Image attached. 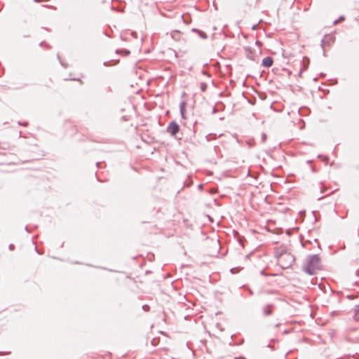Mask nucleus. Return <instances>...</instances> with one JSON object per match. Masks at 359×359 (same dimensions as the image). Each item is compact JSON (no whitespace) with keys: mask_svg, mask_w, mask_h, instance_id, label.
Wrapping results in <instances>:
<instances>
[{"mask_svg":"<svg viewBox=\"0 0 359 359\" xmlns=\"http://www.w3.org/2000/svg\"><path fill=\"white\" fill-rule=\"evenodd\" d=\"M303 62H304V69L305 70V69H306L308 68L309 63V59L307 57H303ZM302 70H303V69H301V71L299 72V76L302 75Z\"/></svg>","mask_w":359,"mask_h":359,"instance_id":"obj_7","label":"nucleus"},{"mask_svg":"<svg viewBox=\"0 0 359 359\" xmlns=\"http://www.w3.org/2000/svg\"><path fill=\"white\" fill-rule=\"evenodd\" d=\"M14 248H15V247H14V245H13V244H10V245H8V248H9V250H13L14 249Z\"/></svg>","mask_w":359,"mask_h":359,"instance_id":"obj_17","label":"nucleus"},{"mask_svg":"<svg viewBox=\"0 0 359 359\" xmlns=\"http://www.w3.org/2000/svg\"><path fill=\"white\" fill-rule=\"evenodd\" d=\"M180 131V126L175 121H171L168 127L167 132L170 134L171 136H175Z\"/></svg>","mask_w":359,"mask_h":359,"instance_id":"obj_2","label":"nucleus"},{"mask_svg":"<svg viewBox=\"0 0 359 359\" xmlns=\"http://www.w3.org/2000/svg\"><path fill=\"white\" fill-rule=\"evenodd\" d=\"M256 44L258 45V46H261L262 45V42L259 41H256Z\"/></svg>","mask_w":359,"mask_h":359,"instance_id":"obj_21","label":"nucleus"},{"mask_svg":"<svg viewBox=\"0 0 359 359\" xmlns=\"http://www.w3.org/2000/svg\"><path fill=\"white\" fill-rule=\"evenodd\" d=\"M217 111H218V109H217V107H213V109H212V114H215L217 113Z\"/></svg>","mask_w":359,"mask_h":359,"instance_id":"obj_16","label":"nucleus"},{"mask_svg":"<svg viewBox=\"0 0 359 359\" xmlns=\"http://www.w3.org/2000/svg\"><path fill=\"white\" fill-rule=\"evenodd\" d=\"M191 31L198 33L199 36L203 39H205L208 37L207 34L205 32L198 29L194 28L191 29Z\"/></svg>","mask_w":359,"mask_h":359,"instance_id":"obj_6","label":"nucleus"},{"mask_svg":"<svg viewBox=\"0 0 359 359\" xmlns=\"http://www.w3.org/2000/svg\"><path fill=\"white\" fill-rule=\"evenodd\" d=\"M336 359H341V358H336Z\"/></svg>","mask_w":359,"mask_h":359,"instance_id":"obj_31","label":"nucleus"},{"mask_svg":"<svg viewBox=\"0 0 359 359\" xmlns=\"http://www.w3.org/2000/svg\"><path fill=\"white\" fill-rule=\"evenodd\" d=\"M346 297L348 299H353V296H352V295H348Z\"/></svg>","mask_w":359,"mask_h":359,"instance_id":"obj_20","label":"nucleus"},{"mask_svg":"<svg viewBox=\"0 0 359 359\" xmlns=\"http://www.w3.org/2000/svg\"><path fill=\"white\" fill-rule=\"evenodd\" d=\"M258 25H259V23L252 25V29H253V30L256 29L257 28V27H258Z\"/></svg>","mask_w":359,"mask_h":359,"instance_id":"obj_18","label":"nucleus"},{"mask_svg":"<svg viewBox=\"0 0 359 359\" xmlns=\"http://www.w3.org/2000/svg\"><path fill=\"white\" fill-rule=\"evenodd\" d=\"M34 2H39L40 0H34Z\"/></svg>","mask_w":359,"mask_h":359,"instance_id":"obj_28","label":"nucleus"},{"mask_svg":"<svg viewBox=\"0 0 359 359\" xmlns=\"http://www.w3.org/2000/svg\"><path fill=\"white\" fill-rule=\"evenodd\" d=\"M266 138H267L266 134V133H263L262 134V142H266Z\"/></svg>","mask_w":359,"mask_h":359,"instance_id":"obj_14","label":"nucleus"},{"mask_svg":"<svg viewBox=\"0 0 359 359\" xmlns=\"http://www.w3.org/2000/svg\"><path fill=\"white\" fill-rule=\"evenodd\" d=\"M273 60L271 57H266L262 60V65L265 67H271L273 65Z\"/></svg>","mask_w":359,"mask_h":359,"instance_id":"obj_4","label":"nucleus"},{"mask_svg":"<svg viewBox=\"0 0 359 359\" xmlns=\"http://www.w3.org/2000/svg\"><path fill=\"white\" fill-rule=\"evenodd\" d=\"M207 88V84L205 83H201V90L204 92L206 90Z\"/></svg>","mask_w":359,"mask_h":359,"instance_id":"obj_12","label":"nucleus"},{"mask_svg":"<svg viewBox=\"0 0 359 359\" xmlns=\"http://www.w3.org/2000/svg\"><path fill=\"white\" fill-rule=\"evenodd\" d=\"M338 22H339V20H336L334 22V25H337Z\"/></svg>","mask_w":359,"mask_h":359,"instance_id":"obj_25","label":"nucleus"},{"mask_svg":"<svg viewBox=\"0 0 359 359\" xmlns=\"http://www.w3.org/2000/svg\"><path fill=\"white\" fill-rule=\"evenodd\" d=\"M185 105L184 101H182L180 104V114L182 118H185Z\"/></svg>","mask_w":359,"mask_h":359,"instance_id":"obj_5","label":"nucleus"},{"mask_svg":"<svg viewBox=\"0 0 359 359\" xmlns=\"http://www.w3.org/2000/svg\"><path fill=\"white\" fill-rule=\"evenodd\" d=\"M353 318L355 320H359V305H356L354 308Z\"/></svg>","mask_w":359,"mask_h":359,"instance_id":"obj_9","label":"nucleus"},{"mask_svg":"<svg viewBox=\"0 0 359 359\" xmlns=\"http://www.w3.org/2000/svg\"><path fill=\"white\" fill-rule=\"evenodd\" d=\"M271 305H267L266 306L264 307L263 312L265 316H269L272 313V310L271 309Z\"/></svg>","mask_w":359,"mask_h":359,"instance_id":"obj_8","label":"nucleus"},{"mask_svg":"<svg viewBox=\"0 0 359 359\" xmlns=\"http://www.w3.org/2000/svg\"><path fill=\"white\" fill-rule=\"evenodd\" d=\"M285 259V260H287V263L285 265L282 266L283 268H288L292 265V263L294 262V257L290 253L282 254L280 255V261Z\"/></svg>","mask_w":359,"mask_h":359,"instance_id":"obj_3","label":"nucleus"},{"mask_svg":"<svg viewBox=\"0 0 359 359\" xmlns=\"http://www.w3.org/2000/svg\"><path fill=\"white\" fill-rule=\"evenodd\" d=\"M333 42H334L333 38L332 36H330L329 40L325 42V39H323L321 41V46H322V47H323L325 43H327V44H330V43H333Z\"/></svg>","mask_w":359,"mask_h":359,"instance_id":"obj_11","label":"nucleus"},{"mask_svg":"<svg viewBox=\"0 0 359 359\" xmlns=\"http://www.w3.org/2000/svg\"><path fill=\"white\" fill-rule=\"evenodd\" d=\"M100 163H99V162L96 163V165H97V167L99 166Z\"/></svg>","mask_w":359,"mask_h":359,"instance_id":"obj_29","label":"nucleus"},{"mask_svg":"<svg viewBox=\"0 0 359 359\" xmlns=\"http://www.w3.org/2000/svg\"><path fill=\"white\" fill-rule=\"evenodd\" d=\"M216 136L212 134H209L206 136L207 140L210 141L212 139L215 138Z\"/></svg>","mask_w":359,"mask_h":359,"instance_id":"obj_13","label":"nucleus"},{"mask_svg":"<svg viewBox=\"0 0 359 359\" xmlns=\"http://www.w3.org/2000/svg\"><path fill=\"white\" fill-rule=\"evenodd\" d=\"M355 275H356L357 276H359V270H357V271H355Z\"/></svg>","mask_w":359,"mask_h":359,"instance_id":"obj_23","label":"nucleus"},{"mask_svg":"<svg viewBox=\"0 0 359 359\" xmlns=\"http://www.w3.org/2000/svg\"><path fill=\"white\" fill-rule=\"evenodd\" d=\"M345 18L344 16H340L338 19L339 22L344 20Z\"/></svg>","mask_w":359,"mask_h":359,"instance_id":"obj_19","label":"nucleus"},{"mask_svg":"<svg viewBox=\"0 0 359 359\" xmlns=\"http://www.w3.org/2000/svg\"><path fill=\"white\" fill-rule=\"evenodd\" d=\"M69 80H76V79L72 78V77H70V75H69Z\"/></svg>","mask_w":359,"mask_h":359,"instance_id":"obj_24","label":"nucleus"},{"mask_svg":"<svg viewBox=\"0 0 359 359\" xmlns=\"http://www.w3.org/2000/svg\"><path fill=\"white\" fill-rule=\"evenodd\" d=\"M235 359H244V358H236Z\"/></svg>","mask_w":359,"mask_h":359,"instance_id":"obj_30","label":"nucleus"},{"mask_svg":"<svg viewBox=\"0 0 359 359\" xmlns=\"http://www.w3.org/2000/svg\"><path fill=\"white\" fill-rule=\"evenodd\" d=\"M43 45H45V42H44V41H41V42L39 43V46H43Z\"/></svg>","mask_w":359,"mask_h":359,"instance_id":"obj_22","label":"nucleus"},{"mask_svg":"<svg viewBox=\"0 0 359 359\" xmlns=\"http://www.w3.org/2000/svg\"><path fill=\"white\" fill-rule=\"evenodd\" d=\"M142 309L144 311H148L150 309V306L148 304H144V305L142 306Z\"/></svg>","mask_w":359,"mask_h":359,"instance_id":"obj_15","label":"nucleus"},{"mask_svg":"<svg viewBox=\"0 0 359 359\" xmlns=\"http://www.w3.org/2000/svg\"><path fill=\"white\" fill-rule=\"evenodd\" d=\"M303 271L309 275H314L321 269V259L318 255H309L302 265Z\"/></svg>","mask_w":359,"mask_h":359,"instance_id":"obj_1","label":"nucleus"},{"mask_svg":"<svg viewBox=\"0 0 359 359\" xmlns=\"http://www.w3.org/2000/svg\"><path fill=\"white\" fill-rule=\"evenodd\" d=\"M116 53L117 54L122 53V54H123L126 56L128 55L130 53V52L129 50H126V49H123V50L117 49L116 50Z\"/></svg>","mask_w":359,"mask_h":359,"instance_id":"obj_10","label":"nucleus"},{"mask_svg":"<svg viewBox=\"0 0 359 359\" xmlns=\"http://www.w3.org/2000/svg\"><path fill=\"white\" fill-rule=\"evenodd\" d=\"M60 63H61V65H62L63 67H66V65H65L63 62H62L60 61Z\"/></svg>","mask_w":359,"mask_h":359,"instance_id":"obj_26","label":"nucleus"},{"mask_svg":"<svg viewBox=\"0 0 359 359\" xmlns=\"http://www.w3.org/2000/svg\"><path fill=\"white\" fill-rule=\"evenodd\" d=\"M202 187H203V184H199V185H198V188H199V189H202Z\"/></svg>","mask_w":359,"mask_h":359,"instance_id":"obj_27","label":"nucleus"}]
</instances>
